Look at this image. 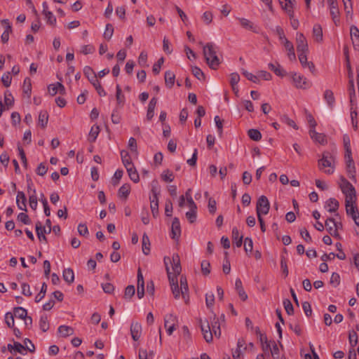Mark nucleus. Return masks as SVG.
<instances>
[{"instance_id":"nucleus-1","label":"nucleus","mask_w":359,"mask_h":359,"mask_svg":"<svg viewBox=\"0 0 359 359\" xmlns=\"http://www.w3.org/2000/svg\"><path fill=\"white\" fill-rule=\"evenodd\" d=\"M217 46L212 43H208L203 47V55L206 63L212 69H217L220 64V60L217 55Z\"/></svg>"},{"instance_id":"nucleus-2","label":"nucleus","mask_w":359,"mask_h":359,"mask_svg":"<svg viewBox=\"0 0 359 359\" xmlns=\"http://www.w3.org/2000/svg\"><path fill=\"white\" fill-rule=\"evenodd\" d=\"M341 181L339 187L346 196L345 203H355L356 192L354 187L343 176L341 177Z\"/></svg>"},{"instance_id":"nucleus-3","label":"nucleus","mask_w":359,"mask_h":359,"mask_svg":"<svg viewBox=\"0 0 359 359\" xmlns=\"http://www.w3.org/2000/svg\"><path fill=\"white\" fill-rule=\"evenodd\" d=\"M83 74L88 78L90 83L94 86L98 95L101 97L105 96L106 92L101 86L100 81L97 80V76L93 69L89 66H86L83 68Z\"/></svg>"},{"instance_id":"nucleus-4","label":"nucleus","mask_w":359,"mask_h":359,"mask_svg":"<svg viewBox=\"0 0 359 359\" xmlns=\"http://www.w3.org/2000/svg\"><path fill=\"white\" fill-rule=\"evenodd\" d=\"M165 269L167 271L169 283L171 287V290L172 294L175 299H178L180 297V292H179V285L177 283V278L175 276H171V272L170 271V268L168 266V264H171V259L169 257H165L163 259Z\"/></svg>"},{"instance_id":"nucleus-5","label":"nucleus","mask_w":359,"mask_h":359,"mask_svg":"<svg viewBox=\"0 0 359 359\" xmlns=\"http://www.w3.org/2000/svg\"><path fill=\"white\" fill-rule=\"evenodd\" d=\"M332 161L333 158L330 153L324 152L323 154L322 158L318 161V168L320 170H323V168L326 167H330L331 168L325 170L324 172L326 174L330 175L333 173L334 170L332 167Z\"/></svg>"},{"instance_id":"nucleus-6","label":"nucleus","mask_w":359,"mask_h":359,"mask_svg":"<svg viewBox=\"0 0 359 359\" xmlns=\"http://www.w3.org/2000/svg\"><path fill=\"white\" fill-rule=\"evenodd\" d=\"M23 342L24 345L21 344L20 342L14 341V351L22 355L25 354L24 351H28L30 353H34L35 351V346L29 339H25Z\"/></svg>"},{"instance_id":"nucleus-7","label":"nucleus","mask_w":359,"mask_h":359,"mask_svg":"<svg viewBox=\"0 0 359 359\" xmlns=\"http://www.w3.org/2000/svg\"><path fill=\"white\" fill-rule=\"evenodd\" d=\"M270 203L268 198L265 196H261L256 205V212L257 215H267L269 212Z\"/></svg>"},{"instance_id":"nucleus-8","label":"nucleus","mask_w":359,"mask_h":359,"mask_svg":"<svg viewBox=\"0 0 359 359\" xmlns=\"http://www.w3.org/2000/svg\"><path fill=\"white\" fill-rule=\"evenodd\" d=\"M46 225L48 227V230L45 229V226H43L41 223L38 221L36 223L35 228L37 236L40 241H47V238L44 233H50L51 232V221L49 219L46 220Z\"/></svg>"},{"instance_id":"nucleus-9","label":"nucleus","mask_w":359,"mask_h":359,"mask_svg":"<svg viewBox=\"0 0 359 359\" xmlns=\"http://www.w3.org/2000/svg\"><path fill=\"white\" fill-rule=\"evenodd\" d=\"M346 215L351 217L355 225L359 226V211L355 203H345Z\"/></svg>"},{"instance_id":"nucleus-10","label":"nucleus","mask_w":359,"mask_h":359,"mask_svg":"<svg viewBox=\"0 0 359 359\" xmlns=\"http://www.w3.org/2000/svg\"><path fill=\"white\" fill-rule=\"evenodd\" d=\"M297 53L308 52V43L306 39L302 33H297L296 37Z\"/></svg>"},{"instance_id":"nucleus-11","label":"nucleus","mask_w":359,"mask_h":359,"mask_svg":"<svg viewBox=\"0 0 359 359\" xmlns=\"http://www.w3.org/2000/svg\"><path fill=\"white\" fill-rule=\"evenodd\" d=\"M292 80L295 86L298 88L306 89L310 87V83L303 76L294 73L292 76Z\"/></svg>"},{"instance_id":"nucleus-12","label":"nucleus","mask_w":359,"mask_h":359,"mask_svg":"<svg viewBox=\"0 0 359 359\" xmlns=\"http://www.w3.org/2000/svg\"><path fill=\"white\" fill-rule=\"evenodd\" d=\"M330 6V15L335 25L339 22V11L336 0H327Z\"/></svg>"},{"instance_id":"nucleus-13","label":"nucleus","mask_w":359,"mask_h":359,"mask_svg":"<svg viewBox=\"0 0 359 359\" xmlns=\"http://www.w3.org/2000/svg\"><path fill=\"white\" fill-rule=\"evenodd\" d=\"M130 334L134 341L140 339L142 334V325L138 322L133 321L130 325Z\"/></svg>"},{"instance_id":"nucleus-14","label":"nucleus","mask_w":359,"mask_h":359,"mask_svg":"<svg viewBox=\"0 0 359 359\" xmlns=\"http://www.w3.org/2000/svg\"><path fill=\"white\" fill-rule=\"evenodd\" d=\"M201 323V329L202 334L203 335L204 339L208 342L210 343L212 341V332L210 329V327L209 325V323L208 321H206V325L202 323V320L200 321Z\"/></svg>"},{"instance_id":"nucleus-15","label":"nucleus","mask_w":359,"mask_h":359,"mask_svg":"<svg viewBox=\"0 0 359 359\" xmlns=\"http://www.w3.org/2000/svg\"><path fill=\"white\" fill-rule=\"evenodd\" d=\"M350 34L352 43L355 50L359 49V29L355 25L351 26Z\"/></svg>"},{"instance_id":"nucleus-16","label":"nucleus","mask_w":359,"mask_h":359,"mask_svg":"<svg viewBox=\"0 0 359 359\" xmlns=\"http://www.w3.org/2000/svg\"><path fill=\"white\" fill-rule=\"evenodd\" d=\"M171 238L172 239H178L181 235L180 223L177 217H175L172 220L171 226Z\"/></svg>"},{"instance_id":"nucleus-17","label":"nucleus","mask_w":359,"mask_h":359,"mask_svg":"<svg viewBox=\"0 0 359 359\" xmlns=\"http://www.w3.org/2000/svg\"><path fill=\"white\" fill-rule=\"evenodd\" d=\"M137 294L139 299H142L144 295V281L140 269H139L137 273Z\"/></svg>"},{"instance_id":"nucleus-18","label":"nucleus","mask_w":359,"mask_h":359,"mask_svg":"<svg viewBox=\"0 0 359 359\" xmlns=\"http://www.w3.org/2000/svg\"><path fill=\"white\" fill-rule=\"evenodd\" d=\"M307 52L298 53L299 62L303 67H308L311 73L315 72V66L312 62L307 61Z\"/></svg>"},{"instance_id":"nucleus-19","label":"nucleus","mask_w":359,"mask_h":359,"mask_svg":"<svg viewBox=\"0 0 359 359\" xmlns=\"http://www.w3.org/2000/svg\"><path fill=\"white\" fill-rule=\"evenodd\" d=\"M309 135L311 139L321 144H325L327 142L326 136L323 133H317L315 129H311L309 130Z\"/></svg>"},{"instance_id":"nucleus-20","label":"nucleus","mask_w":359,"mask_h":359,"mask_svg":"<svg viewBox=\"0 0 359 359\" xmlns=\"http://www.w3.org/2000/svg\"><path fill=\"white\" fill-rule=\"evenodd\" d=\"M346 171L348 173V176L350 179L356 181L355 178V167L354 164V161L352 158H350L348 161H346Z\"/></svg>"},{"instance_id":"nucleus-21","label":"nucleus","mask_w":359,"mask_h":359,"mask_svg":"<svg viewBox=\"0 0 359 359\" xmlns=\"http://www.w3.org/2000/svg\"><path fill=\"white\" fill-rule=\"evenodd\" d=\"M27 198L23 191H18L16 197V203L20 210L27 211Z\"/></svg>"},{"instance_id":"nucleus-22","label":"nucleus","mask_w":359,"mask_h":359,"mask_svg":"<svg viewBox=\"0 0 359 359\" xmlns=\"http://www.w3.org/2000/svg\"><path fill=\"white\" fill-rule=\"evenodd\" d=\"M295 2V0H285V2L281 5L282 8L287 13L290 18L294 17L293 6Z\"/></svg>"},{"instance_id":"nucleus-23","label":"nucleus","mask_w":359,"mask_h":359,"mask_svg":"<svg viewBox=\"0 0 359 359\" xmlns=\"http://www.w3.org/2000/svg\"><path fill=\"white\" fill-rule=\"evenodd\" d=\"M240 25L242 27L250 30L255 33H257L258 31L257 30V27L254 25V24L250 21L249 20L243 18H238Z\"/></svg>"},{"instance_id":"nucleus-24","label":"nucleus","mask_w":359,"mask_h":359,"mask_svg":"<svg viewBox=\"0 0 359 359\" xmlns=\"http://www.w3.org/2000/svg\"><path fill=\"white\" fill-rule=\"evenodd\" d=\"M157 100L156 97H153L149 101L147 113V118L148 121L151 120L154 116V109L157 104Z\"/></svg>"},{"instance_id":"nucleus-25","label":"nucleus","mask_w":359,"mask_h":359,"mask_svg":"<svg viewBox=\"0 0 359 359\" xmlns=\"http://www.w3.org/2000/svg\"><path fill=\"white\" fill-rule=\"evenodd\" d=\"M348 94H349V98H350V102L351 104V110L353 109V106L355 104V87H354V81L353 79H351L348 81Z\"/></svg>"},{"instance_id":"nucleus-26","label":"nucleus","mask_w":359,"mask_h":359,"mask_svg":"<svg viewBox=\"0 0 359 359\" xmlns=\"http://www.w3.org/2000/svg\"><path fill=\"white\" fill-rule=\"evenodd\" d=\"M126 168L130 179L135 183L138 182L140 180V177L134 165H130V166L126 167Z\"/></svg>"},{"instance_id":"nucleus-27","label":"nucleus","mask_w":359,"mask_h":359,"mask_svg":"<svg viewBox=\"0 0 359 359\" xmlns=\"http://www.w3.org/2000/svg\"><path fill=\"white\" fill-rule=\"evenodd\" d=\"M150 208L152 215L154 217H156L158 215V198L150 197Z\"/></svg>"},{"instance_id":"nucleus-28","label":"nucleus","mask_w":359,"mask_h":359,"mask_svg":"<svg viewBox=\"0 0 359 359\" xmlns=\"http://www.w3.org/2000/svg\"><path fill=\"white\" fill-rule=\"evenodd\" d=\"M175 75L173 72L168 70L165 72V86L171 88L175 83Z\"/></svg>"},{"instance_id":"nucleus-29","label":"nucleus","mask_w":359,"mask_h":359,"mask_svg":"<svg viewBox=\"0 0 359 359\" xmlns=\"http://www.w3.org/2000/svg\"><path fill=\"white\" fill-rule=\"evenodd\" d=\"M313 36L318 42L323 41V29L320 25L316 24L313 27Z\"/></svg>"},{"instance_id":"nucleus-30","label":"nucleus","mask_w":359,"mask_h":359,"mask_svg":"<svg viewBox=\"0 0 359 359\" xmlns=\"http://www.w3.org/2000/svg\"><path fill=\"white\" fill-rule=\"evenodd\" d=\"M142 252L145 255H148L150 253V241L149 236L146 233H144L142 236Z\"/></svg>"},{"instance_id":"nucleus-31","label":"nucleus","mask_w":359,"mask_h":359,"mask_svg":"<svg viewBox=\"0 0 359 359\" xmlns=\"http://www.w3.org/2000/svg\"><path fill=\"white\" fill-rule=\"evenodd\" d=\"M326 206L329 208L328 211L330 212H335L339 208V203L335 198H330L327 201Z\"/></svg>"},{"instance_id":"nucleus-32","label":"nucleus","mask_w":359,"mask_h":359,"mask_svg":"<svg viewBox=\"0 0 359 359\" xmlns=\"http://www.w3.org/2000/svg\"><path fill=\"white\" fill-rule=\"evenodd\" d=\"M116 99L117 104L120 107H123L125 102V96L122 93V90L120 85L117 84L116 86Z\"/></svg>"},{"instance_id":"nucleus-33","label":"nucleus","mask_w":359,"mask_h":359,"mask_svg":"<svg viewBox=\"0 0 359 359\" xmlns=\"http://www.w3.org/2000/svg\"><path fill=\"white\" fill-rule=\"evenodd\" d=\"M130 192V185L129 184H124L119 188L118 195L120 198H127Z\"/></svg>"},{"instance_id":"nucleus-34","label":"nucleus","mask_w":359,"mask_h":359,"mask_svg":"<svg viewBox=\"0 0 359 359\" xmlns=\"http://www.w3.org/2000/svg\"><path fill=\"white\" fill-rule=\"evenodd\" d=\"M324 98L328 106L332 108L335 102L333 92L331 90H326L324 93Z\"/></svg>"},{"instance_id":"nucleus-35","label":"nucleus","mask_w":359,"mask_h":359,"mask_svg":"<svg viewBox=\"0 0 359 359\" xmlns=\"http://www.w3.org/2000/svg\"><path fill=\"white\" fill-rule=\"evenodd\" d=\"M63 279L68 283H72L74 282V273L72 269L68 268L65 269L63 271Z\"/></svg>"},{"instance_id":"nucleus-36","label":"nucleus","mask_w":359,"mask_h":359,"mask_svg":"<svg viewBox=\"0 0 359 359\" xmlns=\"http://www.w3.org/2000/svg\"><path fill=\"white\" fill-rule=\"evenodd\" d=\"M58 332L64 337L72 335L74 334V329L72 327L67 325H60L58 327Z\"/></svg>"},{"instance_id":"nucleus-37","label":"nucleus","mask_w":359,"mask_h":359,"mask_svg":"<svg viewBox=\"0 0 359 359\" xmlns=\"http://www.w3.org/2000/svg\"><path fill=\"white\" fill-rule=\"evenodd\" d=\"M121 157L122 163L126 168L130 166V165H133L128 151L122 150L121 151Z\"/></svg>"},{"instance_id":"nucleus-38","label":"nucleus","mask_w":359,"mask_h":359,"mask_svg":"<svg viewBox=\"0 0 359 359\" xmlns=\"http://www.w3.org/2000/svg\"><path fill=\"white\" fill-rule=\"evenodd\" d=\"M22 90L25 94L29 98L32 93V83L31 79L29 77H26L23 82Z\"/></svg>"},{"instance_id":"nucleus-39","label":"nucleus","mask_w":359,"mask_h":359,"mask_svg":"<svg viewBox=\"0 0 359 359\" xmlns=\"http://www.w3.org/2000/svg\"><path fill=\"white\" fill-rule=\"evenodd\" d=\"M48 114L46 111H41L39 114V125H40L43 128H44L48 123Z\"/></svg>"},{"instance_id":"nucleus-40","label":"nucleus","mask_w":359,"mask_h":359,"mask_svg":"<svg viewBox=\"0 0 359 359\" xmlns=\"http://www.w3.org/2000/svg\"><path fill=\"white\" fill-rule=\"evenodd\" d=\"M232 237L235 241L236 247L240 248L243 243V236H239L238 230L236 227L232 229Z\"/></svg>"},{"instance_id":"nucleus-41","label":"nucleus","mask_w":359,"mask_h":359,"mask_svg":"<svg viewBox=\"0 0 359 359\" xmlns=\"http://www.w3.org/2000/svg\"><path fill=\"white\" fill-rule=\"evenodd\" d=\"M99 133L100 127L98 126L95 125L92 126L90 131L89 133L88 141L90 142H94L96 140Z\"/></svg>"},{"instance_id":"nucleus-42","label":"nucleus","mask_w":359,"mask_h":359,"mask_svg":"<svg viewBox=\"0 0 359 359\" xmlns=\"http://www.w3.org/2000/svg\"><path fill=\"white\" fill-rule=\"evenodd\" d=\"M269 68L271 71L273 72L276 75L283 77L285 75V71L281 68L279 64L276 66L273 63L269 64Z\"/></svg>"},{"instance_id":"nucleus-43","label":"nucleus","mask_w":359,"mask_h":359,"mask_svg":"<svg viewBox=\"0 0 359 359\" xmlns=\"http://www.w3.org/2000/svg\"><path fill=\"white\" fill-rule=\"evenodd\" d=\"M27 316V311L22 307H16L13 311V316L16 318L24 319Z\"/></svg>"},{"instance_id":"nucleus-44","label":"nucleus","mask_w":359,"mask_h":359,"mask_svg":"<svg viewBox=\"0 0 359 359\" xmlns=\"http://www.w3.org/2000/svg\"><path fill=\"white\" fill-rule=\"evenodd\" d=\"M249 137L254 141H259L262 138L261 133L257 129H250L248 131Z\"/></svg>"},{"instance_id":"nucleus-45","label":"nucleus","mask_w":359,"mask_h":359,"mask_svg":"<svg viewBox=\"0 0 359 359\" xmlns=\"http://www.w3.org/2000/svg\"><path fill=\"white\" fill-rule=\"evenodd\" d=\"M4 103L7 106L8 109L12 107L14 104V98L11 92L8 90L4 93Z\"/></svg>"},{"instance_id":"nucleus-46","label":"nucleus","mask_w":359,"mask_h":359,"mask_svg":"<svg viewBox=\"0 0 359 359\" xmlns=\"http://www.w3.org/2000/svg\"><path fill=\"white\" fill-rule=\"evenodd\" d=\"M32 191L33 194H31L29 197V206L32 210H36L38 205L37 197L36 195V190L33 189Z\"/></svg>"},{"instance_id":"nucleus-47","label":"nucleus","mask_w":359,"mask_h":359,"mask_svg":"<svg viewBox=\"0 0 359 359\" xmlns=\"http://www.w3.org/2000/svg\"><path fill=\"white\" fill-rule=\"evenodd\" d=\"M39 327L43 332H46L49 329V323L47 316H41L39 320Z\"/></svg>"},{"instance_id":"nucleus-48","label":"nucleus","mask_w":359,"mask_h":359,"mask_svg":"<svg viewBox=\"0 0 359 359\" xmlns=\"http://www.w3.org/2000/svg\"><path fill=\"white\" fill-rule=\"evenodd\" d=\"M46 291H47V285L46 283H43L39 293H38L36 294V296L35 297V302L36 303L39 302L45 297Z\"/></svg>"},{"instance_id":"nucleus-49","label":"nucleus","mask_w":359,"mask_h":359,"mask_svg":"<svg viewBox=\"0 0 359 359\" xmlns=\"http://www.w3.org/2000/svg\"><path fill=\"white\" fill-rule=\"evenodd\" d=\"M283 304L286 313L288 315H292L294 313V308L290 300L288 299H285Z\"/></svg>"},{"instance_id":"nucleus-50","label":"nucleus","mask_w":359,"mask_h":359,"mask_svg":"<svg viewBox=\"0 0 359 359\" xmlns=\"http://www.w3.org/2000/svg\"><path fill=\"white\" fill-rule=\"evenodd\" d=\"M161 178L166 182H171L174 180L173 173L169 170H164L161 175Z\"/></svg>"},{"instance_id":"nucleus-51","label":"nucleus","mask_w":359,"mask_h":359,"mask_svg":"<svg viewBox=\"0 0 359 359\" xmlns=\"http://www.w3.org/2000/svg\"><path fill=\"white\" fill-rule=\"evenodd\" d=\"M135 293V286L133 285H128L125 289L124 297L130 299Z\"/></svg>"},{"instance_id":"nucleus-52","label":"nucleus","mask_w":359,"mask_h":359,"mask_svg":"<svg viewBox=\"0 0 359 359\" xmlns=\"http://www.w3.org/2000/svg\"><path fill=\"white\" fill-rule=\"evenodd\" d=\"M5 323L8 327H14V316L11 312H7L5 315Z\"/></svg>"},{"instance_id":"nucleus-53","label":"nucleus","mask_w":359,"mask_h":359,"mask_svg":"<svg viewBox=\"0 0 359 359\" xmlns=\"http://www.w3.org/2000/svg\"><path fill=\"white\" fill-rule=\"evenodd\" d=\"M201 266L203 275L207 276L210 273V264L208 261L203 260Z\"/></svg>"},{"instance_id":"nucleus-54","label":"nucleus","mask_w":359,"mask_h":359,"mask_svg":"<svg viewBox=\"0 0 359 359\" xmlns=\"http://www.w3.org/2000/svg\"><path fill=\"white\" fill-rule=\"evenodd\" d=\"M113 33H114V27L111 24H107L106 25V29H105V31L104 32V39H107V40H109L112 35H113Z\"/></svg>"},{"instance_id":"nucleus-55","label":"nucleus","mask_w":359,"mask_h":359,"mask_svg":"<svg viewBox=\"0 0 359 359\" xmlns=\"http://www.w3.org/2000/svg\"><path fill=\"white\" fill-rule=\"evenodd\" d=\"M192 74L199 80L205 79V74L202 70L198 67H193L191 69Z\"/></svg>"},{"instance_id":"nucleus-56","label":"nucleus","mask_w":359,"mask_h":359,"mask_svg":"<svg viewBox=\"0 0 359 359\" xmlns=\"http://www.w3.org/2000/svg\"><path fill=\"white\" fill-rule=\"evenodd\" d=\"M242 74L249 80L252 81L253 83H258L259 82V78L258 75L255 76L253 74L248 72L247 70L243 69Z\"/></svg>"},{"instance_id":"nucleus-57","label":"nucleus","mask_w":359,"mask_h":359,"mask_svg":"<svg viewBox=\"0 0 359 359\" xmlns=\"http://www.w3.org/2000/svg\"><path fill=\"white\" fill-rule=\"evenodd\" d=\"M123 171L122 170H117L114 175V177L112 179V184L114 186H116L118 184L120 180L123 177Z\"/></svg>"},{"instance_id":"nucleus-58","label":"nucleus","mask_w":359,"mask_h":359,"mask_svg":"<svg viewBox=\"0 0 359 359\" xmlns=\"http://www.w3.org/2000/svg\"><path fill=\"white\" fill-rule=\"evenodd\" d=\"M349 343L351 346H355L358 344V334L354 330L349 332L348 335Z\"/></svg>"},{"instance_id":"nucleus-59","label":"nucleus","mask_w":359,"mask_h":359,"mask_svg":"<svg viewBox=\"0 0 359 359\" xmlns=\"http://www.w3.org/2000/svg\"><path fill=\"white\" fill-rule=\"evenodd\" d=\"M215 321L212 323V332H214L216 337H219L221 334L220 326L218 320L215 318Z\"/></svg>"},{"instance_id":"nucleus-60","label":"nucleus","mask_w":359,"mask_h":359,"mask_svg":"<svg viewBox=\"0 0 359 359\" xmlns=\"http://www.w3.org/2000/svg\"><path fill=\"white\" fill-rule=\"evenodd\" d=\"M95 51V48L93 45H83L81 46L80 52L84 55L91 54Z\"/></svg>"},{"instance_id":"nucleus-61","label":"nucleus","mask_w":359,"mask_h":359,"mask_svg":"<svg viewBox=\"0 0 359 359\" xmlns=\"http://www.w3.org/2000/svg\"><path fill=\"white\" fill-rule=\"evenodd\" d=\"M186 217L190 223H194L196 219V209H191L187 212Z\"/></svg>"},{"instance_id":"nucleus-62","label":"nucleus","mask_w":359,"mask_h":359,"mask_svg":"<svg viewBox=\"0 0 359 359\" xmlns=\"http://www.w3.org/2000/svg\"><path fill=\"white\" fill-rule=\"evenodd\" d=\"M253 249V243L250 238H245L244 241V250L246 252H251Z\"/></svg>"},{"instance_id":"nucleus-63","label":"nucleus","mask_w":359,"mask_h":359,"mask_svg":"<svg viewBox=\"0 0 359 359\" xmlns=\"http://www.w3.org/2000/svg\"><path fill=\"white\" fill-rule=\"evenodd\" d=\"M330 283L334 287H337L340 283V276L337 273H332Z\"/></svg>"},{"instance_id":"nucleus-64","label":"nucleus","mask_w":359,"mask_h":359,"mask_svg":"<svg viewBox=\"0 0 359 359\" xmlns=\"http://www.w3.org/2000/svg\"><path fill=\"white\" fill-rule=\"evenodd\" d=\"M45 15V18L46 19L47 23L50 24V25H55L56 23V18L53 14L52 12L48 11L43 14Z\"/></svg>"}]
</instances>
